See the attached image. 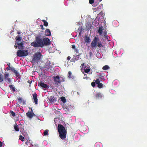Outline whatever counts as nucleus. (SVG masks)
Masks as SVG:
<instances>
[{"instance_id": "f257e3e1", "label": "nucleus", "mask_w": 147, "mask_h": 147, "mask_svg": "<svg viewBox=\"0 0 147 147\" xmlns=\"http://www.w3.org/2000/svg\"><path fill=\"white\" fill-rule=\"evenodd\" d=\"M58 130L59 137L63 140H65L66 137L67 131L65 127L61 124H59Z\"/></svg>"}, {"instance_id": "f03ea898", "label": "nucleus", "mask_w": 147, "mask_h": 147, "mask_svg": "<svg viewBox=\"0 0 147 147\" xmlns=\"http://www.w3.org/2000/svg\"><path fill=\"white\" fill-rule=\"evenodd\" d=\"M31 45L34 47H43V44L41 36L37 35L35 37V41L31 43Z\"/></svg>"}, {"instance_id": "7ed1b4c3", "label": "nucleus", "mask_w": 147, "mask_h": 147, "mask_svg": "<svg viewBox=\"0 0 147 147\" xmlns=\"http://www.w3.org/2000/svg\"><path fill=\"white\" fill-rule=\"evenodd\" d=\"M42 56V55L39 52L35 53L33 55L32 62L33 63H38L40 61Z\"/></svg>"}, {"instance_id": "20e7f679", "label": "nucleus", "mask_w": 147, "mask_h": 147, "mask_svg": "<svg viewBox=\"0 0 147 147\" xmlns=\"http://www.w3.org/2000/svg\"><path fill=\"white\" fill-rule=\"evenodd\" d=\"M16 44L18 45V49H23L24 48V43L23 42L19 43V42L22 39V37L20 36H17L16 37Z\"/></svg>"}, {"instance_id": "39448f33", "label": "nucleus", "mask_w": 147, "mask_h": 147, "mask_svg": "<svg viewBox=\"0 0 147 147\" xmlns=\"http://www.w3.org/2000/svg\"><path fill=\"white\" fill-rule=\"evenodd\" d=\"M16 54L17 56L22 57L27 56L28 54V52L27 50H19L17 51Z\"/></svg>"}, {"instance_id": "423d86ee", "label": "nucleus", "mask_w": 147, "mask_h": 147, "mask_svg": "<svg viewBox=\"0 0 147 147\" xmlns=\"http://www.w3.org/2000/svg\"><path fill=\"white\" fill-rule=\"evenodd\" d=\"M65 78L61 76H57L54 77V81L56 84L58 85L60 84L61 82L65 81Z\"/></svg>"}, {"instance_id": "0eeeda50", "label": "nucleus", "mask_w": 147, "mask_h": 147, "mask_svg": "<svg viewBox=\"0 0 147 147\" xmlns=\"http://www.w3.org/2000/svg\"><path fill=\"white\" fill-rule=\"evenodd\" d=\"M99 41V38L98 35L95 36L92 41L91 46L92 48H94L97 47V44Z\"/></svg>"}, {"instance_id": "6e6552de", "label": "nucleus", "mask_w": 147, "mask_h": 147, "mask_svg": "<svg viewBox=\"0 0 147 147\" xmlns=\"http://www.w3.org/2000/svg\"><path fill=\"white\" fill-rule=\"evenodd\" d=\"M42 42L44 45H49L51 44L50 40L48 38H45L42 39Z\"/></svg>"}, {"instance_id": "1a4fd4ad", "label": "nucleus", "mask_w": 147, "mask_h": 147, "mask_svg": "<svg viewBox=\"0 0 147 147\" xmlns=\"http://www.w3.org/2000/svg\"><path fill=\"white\" fill-rule=\"evenodd\" d=\"M38 84L39 86H40L42 89L49 88V86L47 84L42 81H40Z\"/></svg>"}, {"instance_id": "9d476101", "label": "nucleus", "mask_w": 147, "mask_h": 147, "mask_svg": "<svg viewBox=\"0 0 147 147\" xmlns=\"http://www.w3.org/2000/svg\"><path fill=\"white\" fill-rule=\"evenodd\" d=\"M31 111H28L26 113V116L28 117L31 118L35 115L34 113L32 112V109L31 108Z\"/></svg>"}, {"instance_id": "9b49d317", "label": "nucleus", "mask_w": 147, "mask_h": 147, "mask_svg": "<svg viewBox=\"0 0 147 147\" xmlns=\"http://www.w3.org/2000/svg\"><path fill=\"white\" fill-rule=\"evenodd\" d=\"M33 97L34 100V103L36 105L38 104V99L37 98L38 95L36 93H34L33 94Z\"/></svg>"}, {"instance_id": "f8f14e48", "label": "nucleus", "mask_w": 147, "mask_h": 147, "mask_svg": "<svg viewBox=\"0 0 147 147\" xmlns=\"http://www.w3.org/2000/svg\"><path fill=\"white\" fill-rule=\"evenodd\" d=\"M79 59V56L78 55H75L73 58L70 60L71 62H75L76 61H77Z\"/></svg>"}, {"instance_id": "ddd939ff", "label": "nucleus", "mask_w": 147, "mask_h": 147, "mask_svg": "<svg viewBox=\"0 0 147 147\" xmlns=\"http://www.w3.org/2000/svg\"><path fill=\"white\" fill-rule=\"evenodd\" d=\"M95 98L96 99H99L102 97V95L100 92L97 93L95 96Z\"/></svg>"}, {"instance_id": "4468645a", "label": "nucleus", "mask_w": 147, "mask_h": 147, "mask_svg": "<svg viewBox=\"0 0 147 147\" xmlns=\"http://www.w3.org/2000/svg\"><path fill=\"white\" fill-rule=\"evenodd\" d=\"M5 79L6 81H8L9 82H10L11 79L10 78H8L9 76V74H6L4 75Z\"/></svg>"}, {"instance_id": "2eb2a0df", "label": "nucleus", "mask_w": 147, "mask_h": 147, "mask_svg": "<svg viewBox=\"0 0 147 147\" xmlns=\"http://www.w3.org/2000/svg\"><path fill=\"white\" fill-rule=\"evenodd\" d=\"M84 40L86 43H89L91 41V40L90 37L86 35L84 38Z\"/></svg>"}, {"instance_id": "dca6fc26", "label": "nucleus", "mask_w": 147, "mask_h": 147, "mask_svg": "<svg viewBox=\"0 0 147 147\" xmlns=\"http://www.w3.org/2000/svg\"><path fill=\"white\" fill-rule=\"evenodd\" d=\"M49 102L51 103L55 102L56 100L54 96H51L49 98Z\"/></svg>"}, {"instance_id": "f3484780", "label": "nucleus", "mask_w": 147, "mask_h": 147, "mask_svg": "<svg viewBox=\"0 0 147 147\" xmlns=\"http://www.w3.org/2000/svg\"><path fill=\"white\" fill-rule=\"evenodd\" d=\"M45 35L46 36H50L51 35V33L50 30L47 29H46L45 31Z\"/></svg>"}, {"instance_id": "a211bd4d", "label": "nucleus", "mask_w": 147, "mask_h": 147, "mask_svg": "<svg viewBox=\"0 0 147 147\" xmlns=\"http://www.w3.org/2000/svg\"><path fill=\"white\" fill-rule=\"evenodd\" d=\"M18 102L19 103H23V104L24 105L26 104V102L24 100H22V98L20 97L19 98H18Z\"/></svg>"}, {"instance_id": "6ab92c4d", "label": "nucleus", "mask_w": 147, "mask_h": 147, "mask_svg": "<svg viewBox=\"0 0 147 147\" xmlns=\"http://www.w3.org/2000/svg\"><path fill=\"white\" fill-rule=\"evenodd\" d=\"M103 30V27L102 26L100 27L98 31V33L99 35H101L102 34Z\"/></svg>"}, {"instance_id": "aec40b11", "label": "nucleus", "mask_w": 147, "mask_h": 147, "mask_svg": "<svg viewBox=\"0 0 147 147\" xmlns=\"http://www.w3.org/2000/svg\"><path fill=\"white\" fill-rule=\"evenodd\" d=\"M68 78H71V79H74V77L73 76V75L72 74V73L71 71H69L68 72Z\"/></svg>"}, {"instance_id": "412c9836", "label": "nucleus", "mask_w": 147, "mask_h": 147, "mask_svg": "<svg viewBox=\"0 0 147 147\" xmlns=\"http://www.w3.org/2000/svg\"><path fill=\"white\" fill-rule=\"evenodd\" d=\"M14 128L16 131H18L19 130V127L17 124H16L14 125Z\"/></svg>"}, {"instance_id": "4be33fe9", "label": "nucleus", "mask_w": 147, "mask_h": 147, "mask_svg": "<svg viewBox=\"0 0 147 147\" xmlns=\"http://www.w3.org/2000/svg\"><path fill=\"white\" fill-rule=\"evenodd\" d=\"M42 22L44 23V24L45 26H48V23L45 20H42Z\"/></svg>"}, {"instance_id": "5701e85b", "label": "nucleus", "mask_w": 147, "mask_h": 147, "mask_svg": "<svg viewBox=\"0 0 147 147\" xmlns=\"http://www.w3.org/2000/svg\"><path fill=\"white\" fill-rule=\"evenodd\" d=\"M4 80V78L3 75L0 74V82L3 81Z\"/></svg>"}, {"instance_id": "b1692460", "label": "nucleus", "mask_w": 147, "mask_h": 147, "mask_svg": "<svg viewBox=\"0 0 147 147\" xmlns=\"http://www.w3.org/2000/svg\"><path fill=\"white\" fill-rule=\"evenodd\" d=\"M109 67L108 65H105L104 66L102 67V69L103 70H107L108 69H109Z\"/></svg>"}, {"instance_id": "393cba45", "label": "nucleus", "mask_w": 147, "mask_h": 147, "mask_svg": "<svg viewBox=\"0 0 147 147\" xmlns=\"http://www.w3.org/2000/svg\"><path fill=\"white\" fill-rule=\"evenodd\" d=\"M97 46L100 48L101 47H103V46L102 45L101 41L98 42L97 44Z\"/></svg>"}, {"instance_id": "a878e982", "label": "nucleus", "mask_w": 147, "mask_h": 147, "mask_svg": "<svg viewBox=\"0 0 147 147\" xmlns=\"http://www.w3.org/2000/svg\"><path fill=\"white\" fill-rule=\"evenodd\" d=\"M61 100L63 102L65 103L66 102V100L65 98L64 97L62 96L61 98Z\"/></svg>"}, {"instance_id": "bb28decb", "label": "nucleus", "mask_w": 147, "mask_h": 147, "mask_svg": "<svg viewBox=\"0 0 147 147\" xmlns=\"http://www.w3.org/2000/svg\"><path fill=\"white\" fill-rule=\"evenodd\" d=\"M84 71L86 73H88L90 70V69H89V68L87 69L86 67H85L84 68Z\"/></svg>"}, {"instance_id": "cd10ccee", "label": "nucleus", "mask_w": 147, "mask_h": 147, "mask_svg": "<svg viewBox=\"0 0 147 147\" xmlns=\"http://www.w3.org/2000/svg\"><path fill=\"white\" fill-rule=\"evenodd\" d=\"M9 87L12 90L13 92H15V88L12 85H10L9 86Z\"/></svg>"}, {"instance_id": "c85d7f7f", "label": "nucleus", "mask_w": 147, "mask_h": 147, "mask_svg": "<svg viewBox=\"0 0 147 147\" xmlns=\"http://www.w3.org/2000/svg\"><path fill=\"white\" fill-rule=\"evenodd\" d=\"M49 130L48 129L45 130L43 132V134L44 136H47L48 134Z\"/></svg>"}, {"instance_id": "c756f323", "label": "nucleus", "mask_w": 147, "mask_h": 147, "mask_svg": "<svg viewBox=\"0 0 147 147\" xmlns=\"http://www.w3.org/2000/svg\"><path fill=\"white\" fill-rule=\"evenodd\" d=\"M66 109L67 110L70 112H71L72 110V109L71 108L70 106L66 108Z\"/></svg>"}, {"instance_id": "7c9ffc66", "label": "nucleus", "mask_w": 147, "mask_h": 147, "mask_svg": "<svg viewBox=\"0 0 147 147\" xmlns=\"http://www.w3.org/2000/svg\"><path fill=\"white\" fill-rule=\"evenodd\" d=\"M98 87L99 88H102L103 86V84L101 83H99L97 84Z\"/></svg>"}, {"instance_id": "2f4dec72", "label": "nucleus", "mask_w": 147, "mask_h": 147, "mask_svg": "<svg viewBox=\"0 0 147 147\" xmlns=\"http://www.w3.org/2000/svg\"><path fill=\"white\" fill-rule=\"evenodd\" d=\"M24 138L22 136V135H20L19 136V139L21 140L22 141H24Z\"/></svg>"}, {"instance_id": "473e14b6", "label": "nucleus", "mask_w": 147, "mask_h": 147, "mask_svg": "<svg viewBox=\"0 0 147 147\" xmlns=\"http://www.w3.org/2000/svg\"><path fill=\"white\" fill-rule=\"evenodd\" d=\"M14 73L15 74L16 76L17 77H18L20 76L19 74L18 73L17 71L16 70L15 71Z\"/></svg>"}, {"instance_id": "72a5a7b5", "label": "nucleus", "mask_w": 147, "mask_h": 147, "mask_svg": "<svg viewBox=\"0 0 147 147\" xmlns=\"http://www.w3.org/2000/svg\"><path fill=\"white\" fill-rule=\"evenodd\" d=\"M10 112L13 116L15 117V113L13 111H11Z\"/></svg>"}, {"instance_id": "f704fd0d", "label": "nucleus", "mask_w": 147, "mask_h": 147, "mask_svg": "<svg viewBox=\"0 0 147 147\" xmlns=\"http://www.w3.org/2000/svg\"><path fill=\"white\" fill-rule=\"evenodd\" d=\"M10 70H11L13 73H14L15 71H16V70H15V68L13 67H11Z\"/></svg>"}, {"instance_id": "c9c22d12", "label": "nucleus", "mask_w": 147, "mask_h": 147, "mask_svg": "<svg viewBox=\"0 0 147 147\" xmlns=\"http://www.w3.org/2000/svg\"><path fill=\"white\" fill-rule=\"evenodd\" d=\"M95 82L96 84H98L100 82L99 80L98 79H96L95 80Z\"/></svg>"}, {"instance_id": "e433bc0d", "label": "nucleus", "mask_w": 147, "mask_h": 147, "mask_svg": "<svg viewBox=\"0 0 147 147\" xmlns=\"http://www.w3.org/2000/svg\"><path fill=\"white\" fill-rule=\"evenodd\" d=\"M95 83H96L95 82H92V83H91V85H92V86L93 87H94L95 86V85H96Z\"/></svg>"}, {"instance_id": "4c0bfd02", "label": "nucleus", "mask_w": 147, "mask_h": 147, "mask_svg": "<svg viewBox=\"0 0 147 147\" xmlns=\"http://www.w3.org/2000/svg\"><path fill=\"white\" fill-rule=\"evenodd\" d=\"M94 3V0H89V3L90 4H92Z\"/></svg>"}, {"instance_id": "58836bf2", "label": "nucleus", "mask_w": 147, "mask_h": 147, "mask_svg": "<svg viewBox=\"0 0 147 147\" xmlns=\"http://www.w3.org/2000/svg\"><path fill=\"white\" fill-rule=\"evenodd\" d=\"M40 27L42 29V30L44 29V28H43V26L42 25H40Z\"/></svg>"}, {"instance_id": "ea45409f", "label": "nucleus", "mask_w": 147, "mask_h": 147, "mask_svg": "<svg viewBox=\"0 0 147 147\" xmlns=\"http://www.w3.org/2000/svg\"><path fill=\"white\" fill-rule=\"evenodd\" d=\"M72 48L73 49H76V46L75 45H72Z\"/></svg>"}, {"instance_id": "a19ab883", "label": "nucleus", "mask_w": 147, "mask_h": 147, "mask_svg": "<svg viewBox=\"0 0 147 147\" xmlns=\"http://www.w3.org/2000/svg\"><path fill=\"white\" fill-rule=\"evenodd\" d=\"M18 45L16 44V41H15V45H14V47H15L16 49L18 47Z\"/></svg>"}, {"instance_id": "79ce46f5", "label": "nucleus", "mask_w": 147, "mask_h": 147, "mask_svg": "<svg viewBox=\"0 0 147 147\" xmlns=\"http://www.w3.org/2000/svg\"><path fill=\"white\" fill-rule=\"evenodd\" d=\"M71 58L70 56H68L67 57V59L68 60H69L71 59Z\"/></svg>"}, {"instance_id": "37998d69", "label": "nucleus", "mask_w": 147, "mask_h": 147, "mask_svg": "<svg viewBox=\"0 0 147 147\" xmlns=\"http://www.w3.org/2000/svg\"><path fill=\"white\" fill-rule=\"evenodd\" d=\"M75 51H76L77 53H78V50L77 49H75Z\"/></svg>"}, {"instance_id": "c03bdc74", "label": "nucleus", "mask_w": 147, "mask_h": 147, "mask_svg": "<svg viewBox=\"0 0 147 147\" xmlns=\"http://www.w3.org/2000/svg\"><path fill=\"white\" fill-rule=\"evenodd\" d=\"M28 82L29 84H31L32 83V81L30 80H28Z\"/></svg>"}, {"instance_id": "a18cd8bd", "label": "nucleus", "mask_w": 147, "mask_h": 147, "mask_svg": "<svg viewBox=\"0 0 147 147\" xmlns=\"http://www.w3.org/2000/svg\"><path fill=\"white\" fill-rule=\"evenodd\" d=\"M10 67H7L6 68V69L7 70H10Z\"/></svg>"}, {"instance_id": "49530a36", "label": "nucleus", "mask_w": 147, "mask_h": 147, "mask_svg": "<svg viewBox=\"0 0 147 147\" xmlns=\"http://www.w3.org/2000/svg\"><path fill=\"white\" fill-rule=\"evenodd\" d=\"M2 146V143L0 141V147H1Z\"/></svg>"}, {"instance_id": "de8ad7c7", "label": "nucleus", "mask_w": 147, "mask_h": 147, "mask_svg": "<svg viewBox=\"0 0 147 147\" xmlns=\"http://www.w3.org/2000/svg\"><path fill=\"white\" fill-rule=\"evenodd\" d=\"M7 65H8V67H10V63L8 64Z\"/></svg>"}, {"instance_id": "09e8293b", "label": "nucleus", "mask_w": 147, "mask_h": 147, "mask_svg": "<svg viewBox=\"0 0 147 147\" xmlns=\"http://www.w3.org/2000/svg\"><path fill=\"white\" fill-rule=\"evenodd\" d=\"M81 66H82V67H84V63L82 64Z\"/></svg>"}, {"instance_id": "8fccbe9b", "label": "nucleus", "mask_w": 147, "mask_h": 147, "mask_svg": "<svg viewBox=\"0 0 147 147\" xmlns=\"http://www.w3.org/2000/svg\"><path fill=\"white\" fill-rule=\"evenodd\" d=\"M17 33L18 34H20V32L18 31L17 32Z\"/></svg>"}, {"instance_id": "3c124183", "label": "nucleus", "mask_w": 147, "mask_h": 147, "mask_svg": "<svg viewBox=\"0 0 147 147\" xmlns=\"http://www.w3.org/2000/svg\"><path fill=\"white\" fill-rule=\"evenodd\" d=\"M99 0V1L100 2V1H101L102 0Z\"/></svg>"}]
</instances>
